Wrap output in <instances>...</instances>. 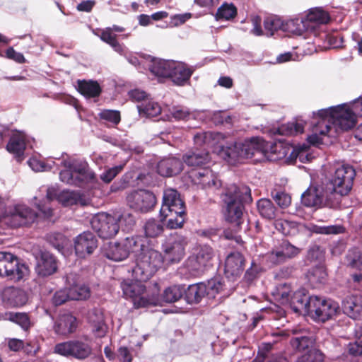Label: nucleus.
I'll use <instances>...</instances> for the list:
<instances>
[{
  "label": "nucleus",
  "mask_w": 362,
  "mask_h": 362,
  "mask_svg": "<svg viewBox=\"0 0 362 362\" xmlns=\"http://www.w3.org/2000/svg\"><path fill=\"white\" fill-rule=\"evenodd\" d=\"M221 198L225 221L235 230H240L247 214L245 205L252 202L250 188L244 185H230L224 189Z\"/></svg>",
  "instance_id": "f257e3e1"
},
{
  "label": "nucleus",
  "mask_w": 362,
  "mask_h": 362,
  "mask_svg": "<svg viewBox=\"0 0 362 362\" xmlns=\"http://www.w3.org/2000/svg\"><path fill=\"white\" fill-rule=\"evenodd\" d=\"M160 216L163 220L169 217L167 227L170 229L183 226L187 216L186 207L185 202L176 189L169 188L164 191Z\"/></svg>",
  "instance_id": "f03ea898"
},
{
  "label": "nucleus",
  "mask_w": 362,
  "mask_h": 362,
  "mask_svg": "<svg viewBox=\"0 0 362 362\" xmlns=\"http://www.w3.org/2000/svg\"><path fill=\"white\" fill-rule=\"evenodd\" d=\"M163 262L162 254L148 247L136 255L132 276L140 281H147L162 267Z\"/></svg>",
  "instance_id": "7ed1b4c3"
},
{
  "label": "nucleus",
  "mask_w": 362,
  "mask_h": 362,
  "mask_svg": "<svg viewBox=\"0 0 362 362\" xmlns=\"http://www.w3.org/2000/svg\"><path fill=\"white\" fill-rule=\"evenodd\" d=\"M259 151L258 138H252L244 142H235L232 146L223 147L221 153L227 162L234 165L240 159L252 158Z\"/></svg>",
  "instance_id": "20e7f679"
},
{
  "label": "nucleus",
  "mask_w": 362,
  "mask_h": 362,
  "mask_svg": "<svg viewBox=\"0 0 362 362\" xmlns=\"http://www.w3.org/2000/svg\"><path fill=\"white\" fill-rule=\"evenodd\" d=\"M310 310L308 313L315 321L325 322L336 316L339 309L337 302L317 296L311 297Z\"/></svg>",
  "instance_id": "39448f33"
},
{
  "label": "nucleus",
  "mask_w": 362,
  "mask_h": 362,
  "mask_svg": "<svg viewBox=\"0 0 362 362\" xmlns=\"http://www.w3.org/2000/svg\"><path fill=\"white\" fill-rule=\"evenodd\" d=\"M187 245L186 237L177 233L171 234L163 244V258L171 264L180 262L185 256Z\"/></svg>",
  "instance_id": "423d86ee"
},
{
  "label": "nucleus",
  "mask_w": 362,
  "mask_h": 362,
  "mask_svg": "<svg viewBox=\"0 0 362 362\" xmlns=\"http://www.w3.org/2000/svg\"><path fill=\"white\" fill-rule=\"evenodd\" d=\"M91 226L103 239L113 238L119 231L118 218L107 213H100L91 220Z\"/></svg>",
  "instance_id": "0eeeda50"
},
{
  "label": "nucleus",
  "mask_w": 362,
  "mask_h": 362,
  "mask_svg": "<svg viewBox=\"0 0 362 362\" xmlns=\"http://www.w3.org/2000/svg\"><path fill=\"white\" fill-rule=\"evenodd\" d=\"M356 176L355 170L350 165H341L336 169L330 184L339 195H347L351 191Z\"/></svg>",
  "instance_id": "6e6552de"
},
{
  "label": "nucleus",
  "mask_w": 362,
  "mask_h": 362,
  "mask_svg": "<svg viewBox=\"0 0 362 362\" xmlns=\"http://www.w3.org/2000/svg\"><path fill=\"white\" fill-rule=\"evenodd\" d=\"M332 107L329 110H320L317 112L319 120L313 125L312 134L307 138L309 144L317 146L322 144V136L329 135L332 129Z\"/></svg>",
  "instance_id": "1a4fd4ad"
},
{
  "label": "nucleus",
  "mask_w": 362,
  "mask_h": 362,
  "mask_svg": "<svg viewBox=\"0 0 362 362\" xmlns=\"http://www.w3.org/2000/svg\"><path fill=\"white\" fill-rule=\"evenodd\" d=\"M127 202L130 208L141 213L153 210L157 202L152 192L143 189L129 192L127 196Z\"/></svg>",
  "instance_id": "9d476101"
},
{
  "label": "nucleus",
  "mask_w": 362,
  "mask_h": 362,
  "mask_svg": "<svg viewBox=\"0 0 362 362\" xmlns=\"http://www.w3.org/2000/svg\"><path fill=\"white\" fill-rule=\"evenodd\" d=\"M215 257L214 249L208 245H199L194 255L189 257V263L192 269L199 275L205 270L213 266V260Z\"/></svg>",
  "instance_id": "9b49d317"
},
{
  "label": "nucleus",
  "mask_w": 362,
  "mask_h": 362,
  "mask_svg": "<svg viewBox=\"0 0 362 362\" xmlns=\"http://www.w3.org/2000/svg\"><path fill=\"white\" fill-rule=\"evenodd\" d=\"M54 353L64 356H72L78 360L87 358L92 353L90 346L79 340L59 343L54 346Z\"/></svg>",
  "instance_id": "f8f14e48"
},
{
  "label": "nucleus",
  "mask_w": 362,
  "mask_h": 362,
  "mask_svg": "<svg viewBox=\"0 0 362 362\" xmlns=\"http://www.w3.org/2000/svg\"><path fill=\"white\" fill-rule=\"evenodd\" d=\"M135 281L124 283L122 288L124 295L127 298L132 299L136 308H145L153 303L152 299L146 295V286L140 281L134 279Z\"/></svg>",
  "instance_id": "ddd939ff"
},
{
  "label": "nucleus",
  "mask_w": 362,
  "mask_h": 362,
  "mask_svg": "<svg viewBox=\"0 0 362 362\" xmlns=\"http://www.w3.org/2000/svg\"><path fill=\"white\" fill-rule=\"evenodd\" d=\"M192 183L203 189H218L221 187V181L209 168L204 167L192 169L189 172Z\"/></svg>",
  "instance_id": "4468645a"
},
{
  "label": "nucleus",
  "mask_w": 362,
  "mask_h": 362,
  "mask_svg": "<svg viewBox=\"0 0 362 362\" xmlns=\"http://www.w3.org/2000/svg\"><path fill=\"white\" fill-rule=\"evenodd\" d=\"M332 126L342 131H348L355 127L356 117L351 109L346 105L332 107Z\"/></svg>",
  "instance_id": "2eb2a0df"
},
{
  "label": "nucleus",
  "mask_w": 362,
  "mask_h": 362,
  "mask_svg": "<svg viewBox=\"0 0 362 362\" xmlns=\"http://www.w3.org/2000/svg\"><path fill=\"white\" fill-rule=\"evenodd\" d=\"M301 249L291 244L288 240H282L280 244L269 254L270 262L278 265L294 259L300 253Z\"/></svg>",
  "instance_id": "dca6fc26"
},
{
  "label": "nucleus",
  "mask_w": 362,
  "mask_h": 362,
  "mask_svg": "<svg viewBox=\"0 0 362 362\" xmlns=\"http://www.w3.org/2000/svg\"><path fill=\"white\" fill-rule=\"evenodd\" d=\"M98 240L97 237L91 232H83L74 239V250L76 256L79 258H86L92 255L98 248Z\"/></svg>",
  "instance_id": "f3484780"
},
{
  "label": "nucleus",
  "mask_w": 362,
  "mask_h": 362,
  "mask_svg": "<svg viewBox=\"0 0 362 362\" xmlns=\"http://www.w3.org/2000/svg\"><path fill=\"white\" fill-rule=\"evenodd\" d=\"M37 217V213L30 207L18 204L15 206L9 220L12 227L18 228L33 223Z\"/></svg>",
  "instance_id": "a211bd4d"
},
{
  "label": "nucleus",
  "mask_w": 362,
  "mask_h": 362,
  "mask_svg": "<svg viewBox=\"0 0 362 362\" xmlns=\"http://www.w3.org/2000/svg\"><path fill=\"white\" fill-rule=\"evenodd\" d=\"M286 336L284 332L273 333L272 334V340L262 342L258 346L257 355L255 361L263 362L273 351L283 349L284 346L283 339Z\"/></svg>",
  "instance_id": "6ab92c4d"
},
{
  "label": "nucleus",
  "mask_w": 362,
  "mask_h": 362,
  "mask_svg": "<svg viewBox=\"0 0 362 362\" xmlns=\"http://www.w3.org/2000/svg\"><path fill=\"white\" fill-rule=\"evenodd\" d=\"M292 334L296 335L291 339V345L298 351H305L313 347L315 343L313 334L306 329L294 328L291 329Z\"/></svg>",
  "instance_id": "aec40b11"
},
{
  "label": "nucleus",
  "mask_w": 362,
  "mask_h": 362,
  "mask_svg": "<svg viewBox=\"0 0 362 362\" xmlns=\"http://www.w3.org/2000/svg\"><path fill=\"white\" fill-rule=\"evenodd\" d=\"M28 267L15 255L9 252L4 268V276L19 281L28 273Z\"/></svg>",
  "instance_id": "412c9836"
},
{
  "label": "nucleus",
  "mask_w": 362,
  "mask_h": 362,
  "mask_svg": "<svg viewBox=\"0 0 362 362\" xmlns=\"http://www.w3.org/2000/svg\"><path fill=\"white\" fill-rule=\"evenodd\" d=\"M245 258L240 252H230L226 258L225 274L228 276H240L244 271Z\"/></svg>",
  "instance_id": "4be33fe9"
},
{
  "label": "nucleus",
  "mask_w": 362,
  "mask_h": 362,
  "mask_svg": "<svg viewBox=\"0 0 362 362\" xmlns=\"http://www.w3.org/2000/svg\"><path fill=\"white\" fill-rule=\"evenodd\" d=\"M58 261L55 256L49 252H42L37 262L35 271L42 277L49 276L57 272Z\"/></svg>",
  "instance_id": "5701e85b"
},
{
  "label": "nucleus",
  "mask_w": 362,
  "mask_h": 362,
  "mask_svg": "<svg viewBox=\"0 0 362 362\" xmlns=\"http://www.w3.org/2000/svg\"><path fill=\"white\" fill-rule=\"evenodd\" d=\"M311 297L305 288H300L291 296L290 303L292 310L296 313L308 314L310 310Z\"/></svg>",
  "instance_id": "b1692460"
},
{
  "label": "nucleus",
  "mask_w": 362,
  "mask_h": 362,
  "mask_svg": "<svg viewBox=\"0 0 362 362\" xmlns=\"http://www.w3.org/2000/svg\"><path fill=\"white\" fill-rule=\"evenodd\" d=\"M183 170L182 161L175 157H168L160 160L157 164V171L163 177H173L178 175Z\"/></svg>",
  "instance_id": "393cba45"
},
{
  "label": "nucleus",
  "mask_w": 362,
  "mask_h": 362,
  "mask_svg": "<svg viewBox=\"0 0 362 362\" xmlns=\"http://www.w3.org/2000/svg\"><path fill=\"white\" fill-rule=\"evenodd\" d=\"M342 309L351 318H360L362 316V295L347 296L342 301Z\"/></svg>",
  "instance_id": "a878e982"
},
{
  "label": "nucleus",
  "mask_w": 362,
  "mask_h": 362,
  "mask_svg": "<svg viewBox=\"0 0 362 362\" xmlns=\"http://www.w3.org/2000/svg\"><path fill=\"white\" fill-rule=\"evenodd\" d=\"M194 72V69L184 63L174 61L170 78L177 86H184L188 82Z\"/></svg>",
  "instance_id": "bb28decb"
},
{
  "label": "nucleus",
  "mask_w": 362,
  "mask_h": 362,
  "mask_svg": "<svg viewBox=\"0 0 362 362\" xmlns=\"http://www.w3.org/2000/svg\"><path fill=\"white\" fill-rule=\"evenodd\" d=\"M304 20L310 33L316 35L317 28L320 25L329 23L330 17L327 12L320 8H315L310 11Z\"/></svg>",
  "instance_id": "cd10ccee"
},
{
  "label": "nucleus",
  "mask_w": 362,
  "mask_h": 362,
  "mask_svg": "<svg viewBox=\"0 0 362 362\" xmlns=\"http://www.w3.org/2000/svg\"><path fill=\"white\" fill-rule=\"evenodd\" d=\"M77 320L70 313L60 315L54 326L55 332L60 335H68L76 331Z\"/></svg>",
  "instance_id": "c85d7f7f"
},
{
  "label": "nucleus",
  "mask_w": 362,
  "mask_h": 362,
  "mask_svg": "<svg viewBox=\"0 0 362 362\" xmlns=\"http://www.w3.org/2000/svg\"><path fill=\"white\" fill-rule=\"evenodd\" d=\"M211 160L210 153L205 148H196L182 156L183 162L191 167H202L209 163Z\"/></svg>",
  "instance_id": "c756f323"
},
{
  "label": "nucleus",
  "mask_w": 362,
  "mask_h": 362,
  "mask_svg": "<svg viewBox=\"0 0 362 362\" xmlns=\"http://www.w3.org/2000/svg\"><path fill=\"white\" fill-rule=\"evenodd\" d=\"M77 90L86 98H98L102 93L98 82L93 80H78Z\"/></svg>",
  "instance_id": "7c9ffc66"
},
{
  "label": "nucleus",
  "mask_w": 362,
  "mask_h": 362,
  "mask_svg": "<svg viewBox=\"0 0 362 362\" xmlns=\"http://www.w3.org/2000/svg\"><path fill=\"white\" fill-rule=\"evenodd\" d=\"M206 293L207 288L204 282L189 285L184 291L185 298L189 304L199 303Z\"/></svg>",
  "instance_id": "2f4dec72"
},
{
  "label": "nucleus",
  "mask_w": 362,
  "mask_h": 362,
  "mask_svg": "<svg viewBox=\"0 0 362 362\" xmlns=\"http://www.w3.org/2000/svg\"><path fill=\"white\" fill-rule=\"evenodd\" d=\"M174 61L154 59L149 66L150 71L158 78H170Z\"/></svg>",
  "instance_id": "473e14b6"
},
{
  "label": "nucleus",
  "mask_w": 362,
  "mask_h": 362,
  "mask_svg": "<svg viewBox=\"0 0 362 362\" xmlns=\"http://www.w3.org/2000/svg\"><path fill=\"white\" fill-rule=\"evenodd\" d=\"M4 298L7 303L12 307H21L28 301L27 293L21 288H8L4 292Z\"/></svg>",
  "instance_id": "72a5a7b5"
},
{
  "label": "nucleus",
  "mask_w": 362,
  "mask_h": 362,
  "mask_svg": "<svg viewBox=\"0 0 362 362\" xmlns=\"http://www.w3.org/2000/svg\"><path fill=\"white\" fill-rule=\"evenodd\" d=\"M327 273L325 267L319 264L308 269L306 278L313 288L319 287L325 283Z\"/></svg>",
  "instance_id": "f704fd0d"
},
{
  "label": "nucleus",
  "mask_w": 362,
  "mask_h": 362,
  "mask_svg": "<svg viewBox=\"0 0 362 362\" xmlns=\"http://www.w3.org/2000/svg\"><path fill=\"white\" fill-rule=\"evenodd\" d=\"M105 255L109 259L119 262L129 257V250L124 247V242L110 243L108 247L105 249Z\"/></svg>",
  "instance_id": "c9c22d12"
},
{
  "label": "nucleus",
  "mask_w": 362,
  "mask_h": 362,
  "mask_svg": "<svg viewBox=\"0 0 362 362\" xmlns=\"http://www.w3.org/2000/svg\"><path fill=\"white\" fill-rule=\"evenodd\" d=\"M57 199L64 206H71L74 205H85V199L81 193L76 191H62L57 196Z\"/></svg>",
  "instance_id": "e433bc0d"
},
{
  "label": "nucleus",
  "mask_w": 362,
  "mask_h": 362,
  "mask_svg": "<svg viewBox=\"0 0 362 362\" xmlns=\"http://www.w3.org/2000/svg\"><path fill=\"white\" fill-rule=\"evenodd\" d=\"M165 220L161 217V220H156L155 218L148 219L144 226L145 236L146 238H156L163 235L165 230Z\"/></svg>",
  "instance_id": "4c0bfd02"
},
{
  "label": "nucleus",
  "mask_w": 362,
  "mask_h": 362,
  "mask_svg": "<svg viewBox=\"0 0 362 362\" xmlns=\"http://www.w3.org/2000/svg\"><path fill=\"white\" fill-rule=\"evenodd\" d=\"M99 185L96 175L90 168L85 170L82 174L75 175L74 186L82 187L90 186L96 188Z\"/></svg>",
  "instance_id": "58836bf2"
},
{
  "label": "nucleus",
  "mask_w": 362,
  "mask_h": 362,
  "mask_svg": "<svg viewBox=\"0 0 362 362\" xmlns=\"http://www.w3.org/2000/svg\"><path fill=\"white\" fill-rule=\"evenodd\" d=\"M257 208L259 215L265 219L272 220L275 218L277 208L269 199L262 198L257 202Z\"/></svg>",
  "instance_id": "ea45409f"
},
{
  "label": "nucleus",
  "mask_w": 362,
  "mask_h": 362,
  "mask_svg": "<svg viewBox=\"0 0 362 362\" xmlns=\"http://www.w3.org/2000/svg\"><path fill=\"white\" fill-rule=\"evenodd\" d=\"M124 247L129 250V255L132 252L136 256L141 252H144L148 246L145 245V240L141 236L127 237L124 240Z\"/></svg>",
  "instance_id": "a19ab883"
},
{
  "label": "nucleus",
  "mask_w": 362,
  "mask_h": 362,
  "mask_svg": "<svg viewBox=\"0 0 362 362\" xmlns=\"http://www.w3.org/2000/svg\"><path fill=\"white\" fill-rule=\"evenodd\" d=\"M301 202L307 207H319L323 203V197L317 189H307L301 196Z\"/></svg>",
  "instance_id": "79ce46f5"
},
{
  "label": "nucleus",
  "mask_w": 362,
  "mask_h": 362,
  "mask_svg": "<svg viewBox=\"0 0 362 362\" xmlns=\"http://www.w3.org/2000/svg\"><path fill=\"white\" fill-rule=\"evenodd\" d=\"M284 31L301 35L305 32L310 33L308 27L305 23L304 18H295L284 23Z\"/></svg>",
  "instance_id": "37998d69"
},
{
  "label": "nucleus",
  "mask_w": 362,
  "mask_h": 362,
  "mask_svg": "<svg viewBox=\"0 0 362 362\" xmlns=\"http://www.w3.org/2000/svg\"><path fill=\"white\" fill-rule=\"evenodd\" d=\"M6 149L8 152L12 153L17 157L23 155L25 149V139L20 135H13L6 145Z\"/></svg>",
  "instance_id": "c03bdc74"
},
{
  "label": "nucleus",
  "mask_w": 362,
  "mask_h": 362,
  "mask_svg": "<svg viewBox=\"0 0 362 362\" xmlns=\"http://www.w3.org/2000/svg\"><path fill=\"white\" fill-rule=\"evenodd\" d=\"M304 131V124L297 121L290 122L281 124L276 129V132L280 135L294 136L303 133Z\"/></svg>",
  "instance_id": "a18cd8bd"
},
{
  "label": "nucleus",
  "mask_w": 362,
  "mask_h": 362,
  "mask_svg": "<svg viewBox=\"0 0 362 362\" xmlns=\"http://www.w3.org/2000/svg\"><path fill=\"white\" fill-rule=\"evenodd\" d=\"M237 8L233 4L223 3L217 10L215 15L217 21H229L237 16Z\"/></svg>",
  "instance_id": "49530a36"
},
{
  "label": "nucleus",
  "mask_w": 362,
  "mask_h": 362,
  "mask_svg": "<svg viewBox=\"0 0 362 362\" xmlns=\"http://www.w3.org/2000/svg\"><path fill=\"white\" fill-rule=\"evenodd\" d=\"M139 114L147 117H153L161 112L160 105L153 101H144L137 106Z\"/></svg>",
  "instance_id": "de8ad7c7"
},
{
  "label": "nucleus",
  "mask_w": 362,
  "mask_h": 362,
  "mask_svg": "<svg viewBox=\"0 0 362 362\" xmlns=\"http://www.w3.org/2000/svg\"><path fill=\"white\" fill-rule=\"evenodd\" d=\"M275 228L284 235H293L298 231V223L284 219H277L274 222Z\"/></svg>",
  "instance_id": "09e8293b"
},
{
  "label": "nucleus",
  "mask_w": 362,
  "mask_h": 362,
  "mask_svg": "<svg viewBox=\"0 0 362 362\" xmlns=\"http://www.w3.org/2000/svg\"><path fill=\"white\" fill-rule=\"evenodd\" d=\"M185 288L182 286H173L167 288L163 294V300L166 303H174L184 295Z\"/></svg>",
  "instance_id": "8fccbe9b"
},
{
  "label": "nucleus",
  "mask_w": 362,
  "mask_h": 362,
  "mask_svg": "<svg viewBox=\"0 0 362 362\" xmlns=\"http://www.w3.org/2000/svg\"><path fill=\"white\" fill-rule=\"evenodd\" d=\"M224 281L220 276H214L206 284L207 293L209 298H215L216 295L223 290Z\"/></svg>",
  "instance_id": "3c124183"
},
{
  "label": "nucleus",
  "mask_w": 362,
  "mask_h": 362,
  "mask_svg": "<svg viewBox=\"0 0 362 362\" xmlns=\"http://www.w3.org/2000/svg\"><path fill=\"white\" fill-rule=\"evenodd\" d=\"M10 321L18 325L24 331H28L31 326L30 315L26 313H10Z\"/></svg>",
  "instance_id": "603ef678"
},
{
  "label": "nucleus",
  "mask_w": 362,
  "mask_h": 362,
  "mask_svg": "<svg viewBox=\"0 0 362 362\" xmlns=\"http://www.w3.org/2000/svg\"><path fill=\"white\" fill-rule=\"evenodd\" d=\"M291 288L290 285L287 284H281L278 285L273 292L274 298L281 304H287L290 301V293Z\"/></svg>",
  "instance_id": "864d4df0"
},
{
  "label": "nucleus",
  "mask_w": 362,
  "mask_h": 362,
  "mask_svg": "<svg viewBox=\"0 0 362 362\" xmlns=\"http://www.w3.org/2000/svg\"><path fill=\"white\" fill-rule=\"evenodd\" d=\"M100 39L110 45L116 52L122 53L123 47L117 40V35L112 33L110 28H105L101 30L100 35Z\"/></svg>",
  "instance_id": "5fc2aeb1"
},
{
  "label": "nucleus",
  "mask_w": 362,
  "mask_h": 362,
  "mask_svg": "<svg viewBox=\"0 0 362 362\" xmlns=\"http://www.w3.org/2000/svg\"><path fill=\"white\" fill-rule=\"evenodd\" d=\"M271 196L277 205L281 209H286L291 205V197L285 191L274 189L271 192Z\"/></svg>",
  "instance_id": "6e6d98bb"
},
{
  "label": "nucleus",
  "mask_w": 362,
  "mask_h": 362,
  "mask_svg": "<svg viewBox=\"0 0 362 362\" xmlns=\"http://www.w3.org/2000/svg\"><path fill=\"white\" fill-rule=\"evenodd\" d=\"M73 300H81L88 298L90 296V288L84 284L74 285L69 288Z\"/></svg>",
  "instance_id": "4d7b16f0"
},
{
  "label": "nucleus",
  "mask_w": 362,
  "mask_h": 362,
  "mask_svg": "<svg viewBox=\"0 0 362 362\" xmlns=\"http://www.w3.org/2000/svg\"><path fill=\"white\" fill-rule=\"evenodd\" d=\"M47 242L59 251L62 250L66 244V238L62 233L53 232L47 235Z\"/></svg>",
  "instance_id": "13d9d810"
},
{
  "label": "nucleus",
  "mask_w": 362,
  "mask_h": 362,
  "mask_svg": "<svg viewBox=\"0 0 362 362\" xmlns=\"http://www.w3.org/2000/svg\"><path fill=\"white\" fill-rule=\"evenodd\" d=\"M264 27L267 35H273L275 31L284 30V23L279 18L268 17L264 21Z\"/></svg>",
  "instance_id": "bf43d9fd"
},
{
  "label": "nucleus",
  "mask_w": 362,
  "mask_h": 362,
  "mask_svg": "<svg viewBox=\"0 0 362 362\" xmlns=\"http://www.w3.org/2000/svg\"><path fill=\"white\" fill-rule=\"evenodd\" d=\"M348 264L351 268L362 270V251L358 249L351 250L347 255Z\"/></svg>",
  "instance_id": "052dcab7"
},
{
  "label": "nucleus",
  "mask_w": 362,
  "mask_h": 362,
  "mask_svg": "<svg viewBox=\"0 0 362 362\" xmlns=\"http://www.w3.org/2000/svg\"><path fill=\"white\" fill-rule=\"evenodd\" d=\"M68 300H73L69 288L56 291L52 297V303L55 306L62 305Z\"/></svg>",
  "instance_id": "680f3d73"
},
{
  "label": "nucleus",
  "mask_w": 362,
  "mask_h": 362,
  "mask_svg": "<svg viewBox=\"0 0 362 362\" xmlns=\"http://www.w3.org/2000/svg\"><path fill=\"white\" fill-rule=\"evenodd\" d=\"M343 195H339L338 192L333 190V187L331 191L327 193L324 201V205L330 209H337L339 207L341 204V197Z\"/></svg>",
  "instance_id": "e2e57ef3"
},
{
  "label": "nucleus",
  "mask_w": 362,
  "mask_h": 362,
  "mask_svg": "<svg viewBox=\"0 0 362 362\" xmlns=\"http://www.w3.org/2000/svg\"><path fill=\"white\" fill-rule=\"evenodd\" d=\"M308 146L305 144L294 146L292 148V151L290 153L288 160L291 162H296L297 158H299L300 161H303L304 157H307Z\"/></svg>",
  "instance_id": "0e129e2a"
},
{
  "label": "nucleus",
  "mask_w": 362,
  "mask_h": 362,
  "mask_svg": "<svg viewBox=\"0 0 362 362\" xmlns=\"http://www.w3.org/2000/svg\"><path fill=\"white\" fill-rule=\"evenodd\" d=\"M325 250L320 246L313 245L310 247L307 253V259L310 262H321L325 258Z\"/></svg>",
  "instance_id": "69168bd1"
},
{
  "label": "nucleus",
  "mask_w": 362,
  "mask_h": 362,
  "mask_svg": "<svg viewBox=\"0 0 362 362\" xmlns=\"http://www.w3.org/2000/svg\"><path fill=\"white\" fill-rule=\"evenodd\" d=\"M100 118L117 125L121 120L120 112L112 110H103L99 114Z\"/></svg>",
  "instance_id": "338daca9"
},
{
  "label": "nucleus",
  "mask_w": 362,
  "mask_h": 362,
  "mask_svg": "<svg viewBox=\"0 0 362 362\" xmlns=\"http://www.w3.org/2000/svg\"><path fill=\"white\" fill-rule=\"evenodd\" d=\"M324 356L317 350L308 351L305 354L298 357L296 362H323Z\"/></svg>",
  "instance_id": "774afa93"
}]
</instances>
